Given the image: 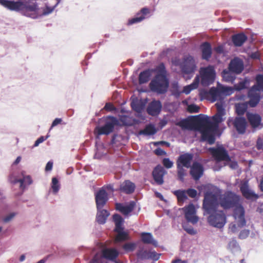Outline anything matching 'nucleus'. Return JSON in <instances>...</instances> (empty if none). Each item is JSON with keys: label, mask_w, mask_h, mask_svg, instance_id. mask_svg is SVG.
I'll list each match as a JSON object with an SVG mask.
<instances>
[{"label": "nucleus", "mask_w": 263, "mask_h": 263, "mask_svg": "<svg viewBox=\"0 0 263 263\" xmlns=\"http://www.w3.org/2000/svg\"><path fill=\"white\" fill-rule=\"evenodd\" d=\"M256 84L252 87H255L257 90L263 92V75L258 74L256 78Z\"/></svg>", "instance_id": "c03bdc74"}, {"label": "nucleus", "mask_w": 263, "mask_h": 263, "mask_svg": "<svg viewBox=\"0 0 263 263\" xmlns=\"http://www.w3.org/2000/svg\"><path fill=\"white\" fill-rule=\"evenodd\" d=\"M136 248L135 243H126L123 246V248L127 252L133 251Z\"/></svg>", "instance_id": "4d7b16f0"}, {"label": "nucleus", "mask_w": 263, "mask_h": 263, "mask_svg": "<svg viewBox=\"0 0 263 263\" xmlns=\"http://www.w3.org/2000/svg\"><path fill=\"white\" fill-rule=\"evenodd\" d=\"M218 196L216 193L207 191L204 193L203 209L209 214L208 222L213 227L221 229L227 222V217L223 211H218Z\"/></svg>", "instance_id": "f257e3e1"}, {"label": "nucleus", "mask_w": 263, "mask_h": 263, "mask_svg": "<svg viewBox=\"0 0 263 263\" xmlns=\"http://www.w3.org/2000/svg\"><path fill=\"white\" fill-rule=\"evenodd\" d=\"M157 260L159 258V254H158L155 251L149 252V259Z\"/></svg>", "instance_id": "774afa93"}, {"label": "nucleus", "mask_w": 263, "mask_h": 263, "mask_svg": "<svg viewBox=\"0 0 263 263\" xmlns=\"http://www.w3.org/2000/svg\"><path fill=\"white\" fill-rule=\"evenodd\" d=\"M136 188L135 184L129 180H125L120 186V192L126 194H132Z\"/></svg>", "instance_id": "393cba45"}, {"label": "nucleus", "mask_w": 263, "mask_h": 263, "mask_svg": "<svg viewBox=\"0 0 263 263\" xmlns=\"http://www.w3.org/2000/svg\"><path fill=\"white\" fill-rule=\"evenodd\" d=\"M181 93H182V91L180 90L178 84H173L172 90V95L176 98H178Z\"/></svg>", "instance_id": "3c124183"}, {"label": "nucleus", "mask_w": 263, "mask_h": 263, "mask_svg": "<svg viewBox=\"0 0 263 263\" xmlns=\"http://www.w3.org/2000/svg\"><path fill=\"white\" fill-rule=\"evenodd\" d=\"M186 191V195H187L191 198H195L197 194V191L193 189H189Z\"/></svg>", "instance_id": "e2e57ef3"}, {"label": "nucleus", "mask_w": 263, "mask_h": 263, "mask_svg": "<svg viewBox=\"0 0 263 263\" xmlns=\"http://www.w3.org/2000/svg\"><path fill=\"white\" fill-rule=\"evenodd\" d=\"M246 117L252 127L255 128L260 125L261 117L259 115L247 112Z\"/></svg>", "instance_id": "4be33fe9"}, {"label": "nucleus", "mask_w": 263, "mask_h": 263, "mask_svg": "<svg viewBox=\"0 0 263 263\" xmlns=\"http://www.w3.org/2000/svg\"><path fill=\"white\" fill-rule=\"evenodd\" d=\"M239 197L231 191L225 192L220 195L218 200L219 205L225 210L230 209L239 205Z\"/></svg>", "instance_id": "20e7f679"}, {"label": "nucleus", "mask_w": 263, "mask_h": 263, "mask_svg": "<svg viewBox=\"0 0 263 263\" xmlns=\"http://www.w3.org/2000/svg\"><path fill=\"white\" fill-rule=\"evenodd\" d=\"M120 120L125 125L129 126L132 125L131 119L127 116H121L120 118Z\"/></svg>", "instance_id": "6e6d98bb"}, {"label": "nucleus", "mask_w": 263, "mask_h": 263, "mask_svg": "<svg viewBox=\"0 0 263 263\" xmlns=\"http://www.w3.org/2000/svg\"><path fill=\"white\" fill-rule=\"evenodd\" d=\"M157 130L153 125L149 124L147 125L143 130H141L139 132L140 135H143L145 136H151L155 134Z\"/></svg>", "instance_id": "e433bc0d"}, {"label": "nucleus", "mask_w": 263, "mask_h": 263, "mask_svg": "<svg viewBox=\"0 0 263 263\" xmlns=\"http://www.w3.org/2000/svg\"><path fill=\"white\" fill-rule=\"evenodd\" d=\"M53 10L54 8L46 6V7L43 9V12L41 14L39 13V17L47 15L52 13Z\"/></svg>", "instance_id": "13d9d810"}, {"label": "nucleus", "mask_w": 263, "mask_h": 263, "mask_svg": "<svg viewBox=\"0 0 263 263\" xmlns=\"http://www.w3.org/2000/svg\"><path fill=\"white\" fill-rule=\"evenodd\" d=\"M233 73L230 72V71L224 70L222 72L223 79L226 82L233 83L235 79V77L233 74Z\"/></svg>", "instance_id": "79ce46f5"}, {"label": "nucleus", "mask_w": 263, "mask_h": 263, "mask_svg": "<svg viewBox=\"0 0 263 263\" xmlns=\"http://www.w3.org/2000/svg\"><path fill=\"white\" fill-rule=\"evenodd\" d=\"M256 148L258 150H260L263 148V140L260 138H258L257 140Z\"/></svg>", "instance_id": "69168bd1"}, {"label": "nucleus", "mask_w": 263, "mask_h": 263, "mask_svg": "<svg viewBox=\"0 0 263 263\" xmlns=\"http://www.w3.org/2000/svg\"><path fill=\"white\" fill-rule=\"evenodd\" d=\"M236 111L238 115H243L248 108L247 103L237 104L235 106Z\"/></svg>", "instance_id": "a19ab883"}, {"label": "nucleus", "mask_w": 263, "mask_h": 263, "mask_svg": "<svg viewBox=\"0 0 263 263\" xmlns=\"http://www.w3.org/2000/svg\"><path fill=\"white\" fill-rule=\"evenodd\" d=\"M209 151L217 161H224L230 162L231 161V158L228 151L222 145L218 146L216 147L210 148Z\"/></svg>", "instance_id": "9d476101"}, {"label": "nucleus", "mask_w": 263, "mask_h": 263, "mask_svg": "<svg viewBox=\"0 0 263 263\" xmlns=\"http://www.w3.org/2000/svg\"><path fill=\"white\" fill-rule=\"evenodd\" d=\"M118 251L115 249H106L103 252V256L109 260H114L118 256Z\"/></svg>", "instance_id": "473e14b6"}, {"label": "nucleus", "mask_w": 263, "mask_h": 263, "mask_svg": "<svg viewBox=\"0 0 263 263\" xmlns=\"http://www.w3.org/2000/svg\"><path fill=\"white\" fill-rule=\"evenodd\" d=\"M193 158V155L192 154L185 153L181 155L178 160L177 164L180 163V165L183 166L186 168H190L192 166L191 165L192 160Z\"/></svg>", "instance_id": "5701e85b"}, {"label": "nucleus", "mask_w": 263, "mask_h": 263, "mask_svg": "<svg viewBox=\"0 0 263 263\" xmlns=\"http://www.w3.org/2000/svg\"><path fill=\"white\" fill-rule=\"evenodd\" d=\"M151 72L149 70H146L141 72L139 76V84H142L147 82L151 77Z\"/></svg>", "instance_id": "c9c22d12"}, {"label": "nucleus", "mask_w": 263, "mask_h": 263, "mask_svg": "<svg viewBox=\"0 0 263 263\" xmlns=\"http://www.w3.org/2000/svg\"><path fill=\"white\" fill-rule=\"evenodd\" d=\"M217 107V114L221 117H223L225 115V109L223 107V105L222 103H216V104Z\"/></svg>", "instance_id": "5fc2aeb1"}, {"label": "nucleus", "mask_w": 263, "mask_h": 263, "mask_svg": "<svg viewBox=\"0 0 263 263\" xmlns=\"http://www.w3.org/2000/svg\"><path fill=\"white\" fill-rule=\"evenodd\" d=\"M21 10L23 11L24 15L27 16L33 19L39 17V8L36 3L30 5L22 2Z\"/></svg>", "instance_id": "9b49d317"}, {"label": "nucleus", "mask_w": 263, "mask_h": 263, "mask_svg": "<svg viewBox=\"0 0 263 263\" xmlns=\"http://www.w3.org/2000/svg\"><path fill=\"white\" fill-rule=\"evenodd\" d=\"M208 96L211 97V101L215 102L216 100L222 99L219 88L213 87L205 92Z\"/></svg>", "instance_id": "bb28decb"}, {"label": "nucleus", "mask_w": 263, "mask_h": 263, "mask_svg": "<svg viewBox=\"0 0 263 263\" xmlns=\"http://www.w3.org/2000/svg\"><path fill=\"white\" fill-rule=\"evenodd\" d=\"M132 108L138 113H141L143 110L145 103L142 100H134L130 104Z\"/></svg>", "instance_id": "cd10ccee"}, {"label": "nucleus", "mask_w": 263, "mask_h": 263, "mask_svg": "<svg viewBox=\"0 0 263 263\" xmlns=\"http://www.w3.org/2000/svg\"><path fill=\"white\" fill-rule=\"evenodd\" d=\"M213 120L214 122L201 124L198 127V130L201 134V141H206L211 145L215 141V134L218 130V123L223 121L222 117L216 114L213 117Z\"/></svg>", "instance_id": "f03ea898"}, {"label": "nucleus", "mask_w": 263, "mask_h": 263, "mask_svg": "<svg viewBox=\"0 0 263 263\" xmlns=\"http://www.w3.org/2000/svg\"><path fill=\"white\" fill-rule=\"evenodd\" d=\"M228 249L234 254L240 253V247L235 239H232L229 241L228 245Z\"/></svg>", "instance_id": "f704fd0d"}, {"label": "nucleus", "mask_w": 263, "mask_h": 263, "mask_svg": "<svg viewBox=\"0 0 263 263\" xmlns=\"http://www.w3.org/2000/svg\"><path fill=\"white\" fill-rule=\"evenodd\" d=\"M113 220L116 226L115 229L124 228L122 226L124 222V219L120 215L117 214L114 215Z\"/></svg>", "instance_id": "58836bf2"}, {"label": "nucleus", "mask_w": 263, "mask_h": 263, "mask_svg": "<svg viewBox=\"0 0 263 263\" xmlns=\"http://www.w3.org/2000/svg\"><path fill=\"white\" fill-rule=\"evenodd\" d=\"M166 174V171L161 165H157L153 171V176L154 180L159 185L163 183V177Z\"/></svg>", "instance_id": "aec40b11"}, {"label": "nucleus", "mask_w": 263, "mask_h": 263, "mask_svg": "<svg viewBox=\"0 0 263 263\" xmlns=\"http://www.w3.org/2000/svg\"><path fill=\"white\" fill-rule=\"evenodd\" d=\"M180 67L182 72L184 74L191 75L190 79L193 76L197 69L195 60L190 55H185L183 57Z\"/></svg>", "instance_id": "0eeeda50"}, {"label": "nucleus", "mask_w": 263, "mask_h": 263, "mask_svg": "<svg viewBox=\"0 0 263 263\" xmlns=\"http://www.w3.org/2000/svg\"><path fill=\"white\" fill-rule=\"evenodd\" d=\"M255 87H252L248 91V97L250 99L248 104L251 107H255L260 100V91L257 90Z\"/></svg>", "instance_id": "f3484780"}, {"label": "nucleus", "mask_w": 263, "mask_h": 263, "mask_svg": "<svg viewBox=\"0 0 263 263\" xmlns=\"http://www.w3.org/2000/svg\"><path fill=\"white\" fill-rule=\"evenodd\" d=\"M17 215L16 212H11L4 216L2 221L4 223H7L12 221Z\"/></svg>", "instance_id": "603ef678"}, {"label": "nucleus", "mask_w": 263, "mask_h": 263, "mask_svg": "<svg viewBox=\"0 0 263 263\" xmlns=\"http://www.w3.org/2000/svg\"><path fill=\"white\" fill-rule=\"evenodd\" d=\"M156 75H163L167 77V72L165 69L164 64L163 63L160 64L156 68Z\"/></svg>", "instance_id": "8fccbe9b"}, {"label": "nucleus", "mask_w": 263, "mask_h": 263, "mask_svg": "<svg viewBox=\"0 0 263 263\" xmlns=\"http://www.w3.org/2000/svg\"><path fill=\"white\" fill-rule=\"evenodd\" d=\"M190 125V122L188 120L186 119H184L180 121L179 123V125L183 128H187Z\"/></svg>", "instance_id": "338daca9"}, {"label": "nucleus", "mask_w": 263, "mask_h": 263, "mask_svg": "<svg viewBox=\"0 0 263 263\" xmlns=\"http://www.w3.org/2000/svg\"><path fill=\"white\" fill-rule=\"evenodd\" d=\"M51 188L54 194H56L60 189V184L58 179L55 177L52 179Z\"/></svg>", "instance_id": "de8ad7c7"}, {"label": "nucleus", "mask_w": 263, "mask_h": 263, "mask_svg": "<svg viewBox=\"0 0 263 263\" xmlns=\"http://www.w3.org/2000/svg\"><path fill=\"white\" fill-rule=\"evenodd\" d=\"M137 256L139 259L141 260L149 259V252L141 249L138 251Z\"/></svg>", "instance_id": "a18cd8bd"}, {"label": "nucleus", "mask_w": 263, "mask_h": 263, "mask_svg": "<svg viewBox=\"0 0 263 263\" xmlns=\"http://www.w3.org/2000/svg\"><path fill=\"white\" fill-rule=\"evenodd\" d=\"M250 234V231L248 230H243L240 231L239 235V238L240 239H246L247 237H248L249 235Z\"/></svg>", "instance_id": "680f3d73"}, {"label": "nucleus", "mask_w": 263, "mask_h": 263, "mask_svg": "<svg viewBox=\"0 0 263 263\" xmlns=\"http://www.w3.org/2000/svg\"><path fill=\"white\" fill-rule=\"evenodd\" d=\"M108 199V194L103 188L101 189L96 193L95 200L97 210L102 209Z\"/></svg>", "instance_id": "4468645a"}, {"label": "nucleus", "mask_w": 263, "mask_h": 263, "mask_svg": "<svg viewBox=\"0 0 263 263\" xmlns=\"http://www.w3.org/2000/svg\"><path fill=\"white\" fill-rule=\"evenodd\" d=\"M199 84V77L198 75H197L193 82L190 85L184 87L182 93H184L186 95L189 94L192 90L196 89L198 87Z\"/></svg>", "instance_id": "7c9ffc66"}, {"label": "nucleus", "mask_w": 263, "mask_h": 263, "mask_svg": "<svg viewBox=\"0 0 263 263\" xmlns=\"http://www.w3.org/2000/svg\"><path fill=\"white\" fill-rule=\"evenodd\" d=\"M162 104L159 100H153L151 102L146 108L147 114L152 116H158L161 112Z\"/></svg>", "instance_id": "dca6fc26"}, {"label": "nucleus", "mask_w": 263, "mask_h": 263, "mask_svg": "<svg viewBox=\"0 0 263 263\" xmlns=\"http://www.w3.org/2000/svg\"><path fill=\"white\" fill-rule=\"evenodd\" d=\"M202 58L203 59L208 60L211 57L212 49L210 44L205 42L201 45Z\"/></svg>", "instance_id": "c85d7f7f"}, {"label": "nucleus", "mask_w": 263, "mask_h": 263, "mask_svg": "<svg viewBox=\"0 0 263 263\" xmlns=\"http://www.w3.org/2000/svg\"><path fill=\"white\" fill-rule=\"evenodd\" d=\"M49 137V136L47 135L46 137L41 136L39 138H38L34 142L33 147H36L39 146V145L43 142L44 141H45Z\"/></svg>", "instance_id": "0e129e2a"}, {"label": "nucleus", "mask_w": 263, "mask_h": 263, "mask_svg": "<svg viewBox=\"0 0 263 263\" xmlns=\"http://www.w3.org/2000/svg\"><path fill=\"white\" fill-rule=\"evenodd\" d=\"M184 212V216L186 221L195 224L198 221L199 218L196 215V210L193 204H190L182 209Z\"/></svg>", "instance_id": "ddd939ff"}, {"label": "nucleus", "mask_w": 263, "mask_h": 263, "mask_svg": "<svg viewBox=\"0 0 263 263\" xmlns=\"http://www.w3.org/2000/svg\"><path fill=\"white\" fill-rule=\"evenodd\" d=\"M169 79L163 75H155L149 84L152 91L158 95L165 93L169 87Z\"/></svg>", "instance_id": "7ed1b4c3"}, {"label": "nucleus", "mask_w": 263, "mask_h": 263, "mask_svg": "<svg viewBox=\"0 0 263 263\" xmlns=\"http://www.w3.org/2000/svg\"><path fill=\"white\" fill-rule=\"evenodd\" d=\"M199 109V107L195 104H191L188 106V111L191 113L198 112Z\"/></svg>", "instance_id": "bf43d9fd"}, {"label": "nucleus", "mask_w": 263, "mask_h": 263, "mask_svg": "<svg viewBox=\"0 0 263 263\" xmlns=\"http://www.w3.org/2000/svg\"><path fill=\"white\" fill-rule=\"evenodd\" d=\"M199 76L201 78L200 83L203 86H209L212 84L215 78L216 73L213 66L209 65L207 67H201Z\"/></svg>", "instance_id": "39448f33"}, {"label": "nucleus", "mask_w": 263, "mask_h": 263, "mask_svg": "<svg viewBox=\"0 0 263 263\" xmlns=\"http://www.w3.org/2000/svg\"><path fill=\"white\" fill-rule=\"evenodd\" d=\"M249 80L245 78L243 80L239 82L237 85L235 86L236 90H240L246 88L249 84Z\"/></svg>", "instance_id": "09e8293b"}, {"label": "nucleus", "mask_w": 263, "mask_h": 263, "mask_svg": "<svg viewBox=\"0 0 263 263\" xmlns=\"http://www.w3.org/2000/svg\"><path fill=\"white\" fill-rule=\"evenodd\" d=\"M124 228L119 229H115L117 233V235L115 238L116 242H120L125 240L127 239V234L123 231Z\"/></svg>", "instance_id": "4c0bfd02"}, {"label": "nucleus", "mask_w": 263, "mask_h": 263, "mask_svg": "<svg viewBox=\"0 0 263 263\" xmlns=\"http://www.w3.org/2000/svg\"><path fill=\"white\" fill-rule=\"evenodd\" d=\"M25 172L22 171L20 174H17L16 173H12L9 177V181L13 184L17 183H20V188L23 191L26 189L27 185L31 184L32 183V180L29 175H25Z\"/></svg>", "instance_id": "423d86ee"}, {"label": "nucleus", "mask_w": 263, "mask_h": 263, "mask_svg": "<svg viewBox=\"0 0 263 263\" xmlns=\"http://www.w3.org/2000/svg\"><path fill=\"white\" fill-rule=\"evenodd\" d=\"M183 166L180 163L177 164V174L179 180L183 181L184 177L186 175V170L183 168Z\"/></svg>", "instance_id": "49530a36"}, {"label": "nucleus", "mask_w": 263, "mask_h": 263, "mask_svg": "<svg viewBox=\"0 0 263 263\" xmlns=\"http://www.w3.org/2000/svg\"><path fill=\"white\" fill-rule=\"evenodd\" d=\"M174 194L177 196L180 202H184L187 199L185 190H177L174 192Z\"/></svg>", "instance_id": "37998d69"}, {"label": "nucleus", "mask_w": 263, "mask_h": 263, "mask_svg": "<svg viewBox=\"0 0 263 263\" xmlns=\"http://www.w3.org/2000/svg\"><path fill=\"white\" fill-rule=\"evenodd\" d=\"M190 168V174L195 180H199L203 175L204 168L200 163L194 162Z\"/></svg>", "instance_id": "6ab92c4d"}, {"label": "nucleus", "mask_w": 263, "mask_h": 263, "mask_svg": "<svg viewBox=\"0 0 263 263\" xmlns=\"http://www.w3.org/2000/svg\"><path fill=\"white\" fill-rule=\"evenodd\" d=\"M245 213V209L241 205H239L234 209V215L235 218L237 220V224L239 227L242 228L246 224Z\"/></svg>", "instance_id": "a211bd4d"}, {"label": "nucleus", "mask_w": 263, "mask_h": 263, "mask_svg": "<svg viewBox=\"0 0 263 263\" xmlns=\"http://www.w3.org/2000/svg\"><path fill=\"white\" fill-rule=\"evenodd\" d=\"M247 39L245 34H234L232 37V41L235 46H241Z\"/></svg>", "instance_id": "72a5a7b5"}, {"label": "nucleus", "mask_w": 263, "mask_h": 263, "mask_svg": "<svg viewBox=\"0 0 263 263\" xmlns=\"http://www.w3.org/2000/svg\"><path fill=\"white\" fill-rule=\"evenodd\" d=\"M141 239L144 243L152 244L155 246H157V241L154 239L152 234L150 233H142L141 234Z\"/></svg>", "instance_id": "2f4dec72"}, {"label": "nucleus", "mask_w": 263, "mask_h": 263, "mask_svg": "<svg viewBox=\"0 0 263 263\" xmlns=\"http://www.w3.org/2000/svg\"><path fill=\"white\" fill-rule=\"evenodd\" d=\"M0 4L10 10L18 11L21 10L22 2H15L9 0H0Z\"/></svg>", "instance_id": "412c9836"}, {"label": "nucleus", "mask_w": 263, "mask_h": 263, "mask_svg": "<svg viewBox=\"0 0 263 263\" xmlns=\"http://www.w3.org/2000/svg\"><path fill=\"white\" fill-rule=\"evenodd\" d=\"M243 63L238 58L232 60L229 65V70L233 73L239 74L243 70Z\"/></svg>", "instance_id": "2eb2a0df"}, {"label": "nucleus", "mask_w": 263, "mask_h": 263, "mask_svg": "<svg viewBox=\"0 0 263 263\" xmlns=\"http://www.w3.org/2000/svg\"><path fill=\"white\" fill-rule=\"evenodd\" d=\"M150 13L149 9L147 7H143L138 12L134 17L129 18L126 23L127 26H131L135 24L140 23L143 21L146 16Z\"/></svg>", "instance_id": "f8f14e48"}, {"label": "nucleus", "mask_w": 263, "mask_h": 263, "mask_svg": "<svg viewBox=\"0 0 263 263\" xmlns=\"http://www.w3.org/2000/svg\"><path fill=\"white\" fill-rule=\"evenodd\" d=\"M218 88L222 99L224 96H230L233 92V89L231 87L219 86Z\"/></svg>", "instance_id": "ea45409f"}, {"label": "nucleus", "mask_w": 263, "mask_h": 263, "mask_svg": "<svg viewBox=\"0 0 263 263\" xmlns=\"http://www.w3.org/2000/svg\"><path fill=\"white\" fill-rule=\"evenodd\" d=\"M240 191L243 196L248 199H253L258 198V196L249 189L247 183H244L241 185Z\"/></svg>", "instance_id": "a878e982"}, {"label": "nucleus", "mask_w": 263, "mask_h": 263, "mask_svg": "<svg viewBox=\"0 0 263 263\" xmlns=\"http://www.w3.org/2000/svg\"><path fill=\"white\" fill-rule=\"evenodd\" d=\"M182 228L190 235H194L197 233V231L195 230L192 226H188L186 222L182 223Z\"/></svg>", "instance_id": "864d4df0"}, {"label": "nucleus", "mask_w": 263, "mask_h": 263, "mask_svg": "<svg viewBox=\"0 0 263 263\" xmlns=\"http://www.w3.org/2000/svg\"><path fill=\"white\" fill-rule=\"evenodd\" d=\"M162 162L164 166L167 168H170L173 165V162L169 158H164Z\"/></svg>", "instance_id": "052dcab7"}, {"label": "nucleus", "mask_w": 263, "mask_h": 263, "mask_svg": "<svg viewBox=\"0 0 263 263\" xmlns=\"http://www.w3.org/2000/svg\"><path fill=\"white\" fill-rule=\"evenodd\" d=\"M109 215V213L107 210L102 209L98 210L96 217L97 222L101 224H104Z\"/></svg>", "instance_id": "c756f323"}, {"label": "nucleus", "mask_w": 263, "mask_h": 263, "mask_svg": "<svg viewBox=\"0 0 263 263\" xmlns=\"http://www.w3.org/2000/svg\"><path fill=\"white\" fill-rule=\"evenodd\" d=\"M119 121L116 117L110 116L106 117L104 125L97 128L98 135H109L113 132L115 126L119 125Z\"/></svg>", "instance_id": "6e6552de"}, {"label": "nucleus", "mask_w": 263, "mask_h": 263, "mask_svg": "<svg viewBox=\"0 0 263 263\" xmlns=\"http://www.w3.org/2000/svg\"><path fill=\"white\" fill-rule=\"evenodd\" d=\"M136 203L134 201H131L127 205H123L122 203H116V209L125 215H127L129 213L133 211Z\"/></svg>", "instance_id": "b1692460"}, {"label": "nucleus", "mask_w": 263, "mask_h": 263, "mask_svg": "<svg viewBox=\"0 0 263 263\" xmlns=\"http://www.w3.org/2000/svg\"><path fill=\"white\" fill-rule=\"evenodd\" d=\"M228 125L229 126H233L238 134H243L246 131L247 122L244 117H236L235 118H229Z\"/></svg>", "instance_id": "1a4fd4ad"}]
</instances>
